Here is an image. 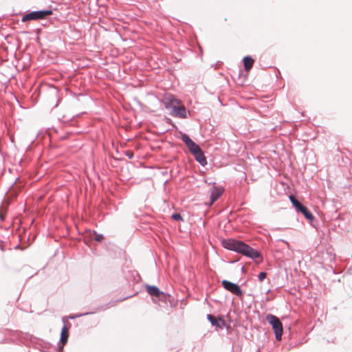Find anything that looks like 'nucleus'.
I'll return each instance as SVG.
<instances>
[{
	"label": "nucleus",
	"instance_id": "f257e3e1",
	"mask_svg": "<svg viewBox=\"0 0 352 352\" xmlns=\"http://www.w3.org/2000/svg\"><path fill=\"white\" fill-rule=\"evenodd\" d=\"M222 245L226 249L241 253L254 261L258 258L261 260L262 258L260 253L256 250L251 248L243 241L228 239H224L222 241Z\"/></svg>",
	"mask_w": 352,
	"mask_h": 352
},
{
	"label": "nucleus",
	"instance_id": "f03ea898",
	"mask_svg": "<svg viewBox=\"0 0 352 352\" xmlns=\"http://www.w3.org/2000/svg\"><path fill=\"white\" fill-rule=\"evenodd\" d=\"M164 107L167 109H171L170 114L176 118H186L189 112L183 104L181 100L176 98L173 95L167 96L164 99Z\"/></svg>",
	"mask_w": 352,
	"mask_h": 352
},
{
	"label": "nucleus",
	"instance_id": "7ed1b4c3",
	"mask_svg": "<svg viewBox=\"0 0 352 352\" xmlns=\"http://www.w3.org/2000/svg\"><path fill=\"white\" fill-rule=\"evenodd\" d=\"M266 320L272 326L276 339L280 340L283 335V324L279 318L272 314H268Z\"/></svg>",
	"mask_w": 352,
	"mask_h": 352
},
{
	"label": "nucleus",
	"instance_id": "20e7f679",
	"mask_svg": "<svg viewBox=\"0 0 352 352\" xmlns=\"http://www.w3.org/2000/svg\"><path fill=\"white\" fill-rule=\"evenodd\" d=\"M51 14H52V10L33 11L23 15L21 19V21L23 22H26L28 21H36L39 19H43Z\"/></svg>",
	"mask_w": 352,
	"mask_h": 352
},
{
	"label": "nucleus",
	"instance_id": "39448f33",
	"mask_svg": "<svg viewBox=\"0 0 352 352\" xmlns=\"http://www.w3.org/2000/svg\"><path fill=\"white\" fill-rule=\"evenodd\" d=\"M221 283L226 290L230 292L236 296L241 297L243 296V292L237 284L226 280H223Z\"/></svg>",
	"mask_w": 352,
	"mask_h": 352
},
{
	"label": "nucleus",
	"instance_id": "423d86ee",
	"mask_svg": "<svg viewBox=\"0 0 352 352\" xmlns=\"http://www.w3.org/2000/svg\"><path fill=\"white\" fill-rule=\"evenodd\" d=\"M181 139L187 146L189 151L192 155L195 153H198L199 151L201 150L199 146L195 142H194L186 134H183L182 135Z\"/></svg>",
	"mask_w": 352,
	"mask_h": 352
},
{
	"label": "nucleus",
	"instance_id": "0eeeda50",
	"mask_svg": "<svg viewBox=\"0 0 352 352\" xmlns=\"http://www.w3.org/2000/svg\"><path fill=\"white\" fill-rule=\"evenodd\" d=\"M223 191V190L222 188L217 186L213 187L210 194V205L213 204V203L218 199V198L222 195Z\"/></svg>",
	"mask_w": 352,
	"mask_h": 352
},
{
	"label": "nucleus",
	"instance_id": "6e6552de",
	"mask_svg": "<svg viewBox=\"0 0 352 352\" xmlns=\"http://www.w3.org/2000/svg\"><path fill=\"white\" fill-rule=\"evenodd\" d=\"M146 291L149 295L153 297H160V296L164 295V292H161L158 287L156 286H151L147 285L146 286Z\"/></svg>",
	"mask_w": 352,
	"mask_h": 352
},
{
	"label": "nucleus",
	"instance_id": "1a4fd4ad",
	"mask_svg": "<svg viewBox=\"0 0 352 352\" xmlns=\"http://www.w3.org/2000/svg\"><path fill=\"white\" fill-rule=\"evenodd\" d=\"M68 337H69L68 329H67V327L65 325L62 328L61 333H60V342L62 344V346L60 347V350L63 349V346L67 343Z\"/></svg>",
	"mask_w": 352,
	"mask_h": 352
},
{
	"label": "nucleus",
	"instance_id": "9d476101",
	"mask_svg": "<svg viewBox=\"0 0 352 352\" xmlns=\"http://www.w3.org/2000/svg\"><path fill=\"white\" fill-rule=\"evenodd\" d=\"M208 320L211 322L212 325L216 326L220 329H222V326L225 325V321L220 319V322L213 316L210 314L207 315Z\"/></svg>",
	"mask_w": 352,
	"mask_h": 352
},
{
	"label": "nucleus",
	"instance_id": "9b49d317",
	"mask_svg": "<svg viewBox=\"0 0 352 352\" xmlns=\"http://www.w3.org/2000/svg\"><path fill=\"white\" fill-rule=\"evenodd\" d=\"M193 156L201 166H205L207 164L206 158L201 150L198 153H194Z\"/></svg>",
	"mask_w": 352,
	"mask_h": 352
},
{
	"label": "nucleus",
	"instance_id": "f8f14e48",
	"mask_svg": "<svg viewBox=\"0 0 352 352\" xmlns=\"http://www.w3.org/2000/svg\"><path fill=\"white\" fill-rule=\"evenodd\" d=\"M254 60L250 56H245L243 58V63L245 71H249L253 66Z\"/></svg>",
	"mask_w": 352,
	"mask_h": 352
},
{
	"label": "nucleus",
	"instance_id": "ddd939ff",
	"mask_svg": "<svg viewBox=\"0 0 352 352\" xmlns=\"http://www.w3.org/2000/svg\"><path fill=\"white\" fill-rule=\"evenodd\" d=\"M298 211L302 212L304 214V216L306 217V219H307L309 220L314 219L313 214L305 206H303L302 207H301V208Z\"/></svg>",
	"mask_w": 352,
	"mask_h": 352
},
{
	"label": "nucleus",
	"instance_id": "4468645a",
	"mask_svg": "<svg viewBox=\"0 0 352 352\" xmlns=\"http://www.w3.org/2000/svg\"><path fill=\"white\" fill-rule=\"evenodd\" d=\"M289 199L298 211L303 206L293 195L289 197Z\"/></svg>",
	"mask_w": 352,
	"mask_h": 352
},
{
	"label": "nucleus",
	"instance_id": "2eb2a0df",
	"mask_svg": "<svg viewBox=\"0 0 352 352\" xmlns=\"http://www.w3.org/2000/svg\"><path fill=\"white\" fill-rule=\"evenodd\" d=\"M266 276H267V274L264 272H262L259 273V274L258 275V279L259 281L262 282L265 280Z\"/></svg>",
	"mask_w": 352,
	"mask_h": 352
},
{
	"label": "nucleus",
	"instance_id": "dca6fc26",
	"mask_svg": "<svg viewBox=\"0 0 352 352\" xmlns=\"http://www.w3.org/2000/svg\"><path fill=\"white\" fill-rule=\"evenodd\" d=\"M172 218H173V219H174L175 221H179V220H182V216L179 213L173 214L172 215Z\"/></svg>",
	"mask_w": 352,
	"mask_h": 352
},
{
	"label": "nucleus",
	"instance_id": "f3484780",
	"mask_svg": "<svg viewBox=\"0 0 352 352\" xmlns=\"http://www.w3.org/2000/svg\"><path fill=\"white\" fill-rule=\"evenodd\" d=\"M102 239H103V236L102 234H98L96 236L95 240L97 241H101Z\"/></svg>",
	"mask_w": 352,
	"mask_h": 352
},
{
	"label": "nucleus",
	"instance_id": "a211bd4d",
	"mask_svg": "<svg viewBox=\"0 0 352 352\" xmlns=\"http://www.w3.org/2000/svg\"><path fill=\"white\" fill-rule=\"evenodd\" d=\"M133 155L131 153V154H129V155H128V156H129V158H132Z\"/></svg>",
	"mask_w": 352,
	"mask_h": 352
},
{
	"label": "nucleus",
	"instance_id": "6ab92c4d",
	"mask_svg": "<svg viewBox=\"0 0 352 352\" xmlns=\"http://www.w3.org/2000/svg\"><path fill=\"white\" fill-rule=\"evenodd\" d=\"M87 314H87V313H86V314H80V315H78V316H85V315H87Z\"/></svg>",
	"mask_w": 352,
	"mask_h": 352
}]
</instances>
